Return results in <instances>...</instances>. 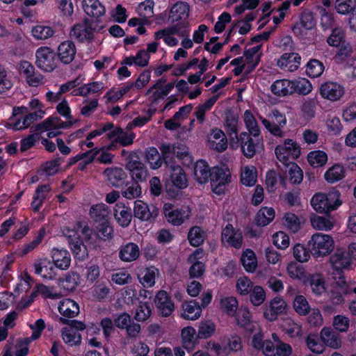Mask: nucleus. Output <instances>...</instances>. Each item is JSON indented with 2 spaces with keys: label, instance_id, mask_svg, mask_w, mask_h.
<instances>
[{
  "label": "nucleus",
  "instance_id": "43",
  "mask_svg": "<svg viewBox=\"0 0 356 356\" xmlns=\"http://www.w3.org/2000/svg\"><path fill=\"white\" fill-rule=\"evenodd\" d=\"M64 342L70 346H79L81 342V334L72 327H64L61 332Z\"/></svg>",
  "mask_w": 356,
  "mask_h": 356
},
{
  "label": "nucleus",
  "instance_id": "44",
  "mask_svg": "<svg viewBox=\"0 0 356 356\" xmlns=\"http://www.w3.org/2000/svg\"><path fill=\"white\" fill-rule=\"evenodd\" d=\"M292 94L298 93L302 95H307L312 90L311 83L305 78H299L291 81Z\"/></svg>",
  "mask_w": 356,
  "mask_h": 356
},
{
  "label": "nucleus",
  "instance_id": "17",
  "mask_svg": "<svg viewBox=\"0 0 356 356\" xmlns=\"http://www.w3.org/2000/svg\"><path fill=\"white\" fill-rule=\"evenodd\" d=\"M204 256V251L201 248L196 249L189 257L188 261L191 264L189 274L191 277H199L204 272V265L200 261Z\"/></svg>",
  "mask_w": 356,
  "mask_h": 356
},
{
  "label": "nucleus",
  "instance_id": "54",
  "mask_svg": "<svg viewBox=\"0 0 356 356\" xmlns=\"http://www.w3.org/2000/svg\"><path fill=\"white\" fill-rule=\"evenodd\" d=\"M206 238V234L200 227L195 226L189 230L188 239L191 245L195 247L200 245Z\"/></svg>",
  "mask_w": 356,
  "mask_h": 356
},
{
  "label": "nucleus",
  "instance_id": "58",
  "mask_svg": "<svg viewBox=\"0 0 356 356\" xmlns=\"http://www.w3.org/2000/svg\"><path fill=\"white\" fill-rule=\"evenodd\" d=\"M231 175L229 170L222 168H213L211 182L227 184L230 182Z\"/></svg>",
  "mask_w": 356,
  "mask_h": 356
},
{
  "label": "nucleus",
  "instance_id": "32",
  "mask_svg": "<svg viewBox=\"0 0 356 356\" xmlns=\"http://www.w3.org/2000/svg\"><path fill=\"white\" fill-rule=\"evenodd\" d=\"M159 275V270L154 266H149L141 270L138 275V280L145 288H151L154 286L156 277Z\"/></svg>",
  "mask_w": 356,
  "mask_h": 356
},
{
  "label": "nucleus",
  "instance_id": "53",
  "mask_svg": "<svg viewBox=\"0 0 356 356\" xmlns=\"http://www.w3.org/2000/svg\"><path fill=\"white\" fill-rule=\"evenodd\" d=\"M309 163L314 168L323 166L327 161V154L321 150L311 152L307 155Z\"/></svg>",
  "mask_w": 356,
  "mask_h": 356
},
{
  "label": "nucleus",
  "instance_id": "63",
  "mask_svg": "<svg viewBox=\"0 0 356 356\" xmlns=\"http://www.w3.org/2000/svg\"><path fill=\"white\" fill-rule=\"evenodd\" d=\"M145 158L152 168L158 169L161 166L162 160L156 148L150 147L147 149Z\"/></svg>",
  "mask_w": 356,
  "mask_h": 356
},
{
  "label": "nucleus",
  "instance_id": "20",
  "mask_svg": "<svg viewBox=\"0 0 356 356\" xmlns=\"http://www.w3.org/2000/svg\"><path fill=\"white\" fill-rule=\"evenodd\" d=\"M301 57L297 53H285L277 60V66L287 72H295L300 65Z\"/></svg>",
  "mask_w": 356,
  "mask_h": 356
},
{
  "label": "nucleus",
  "instance_id": "42",
  "mask_svg": "<svg viewBox=\"0 0 356 356\" xmlns=\"http://www.w3.org/2000/svg\"><path fill=\"white\" fill-rule=\"evenodd\" d=\"M275 218V211L271 207H262L257 213L255 221L258 226L268 225Z\"/></svg>",
  "mask_w": 356,
  "mask_h": 356
},
{
  "label": "nucleus",
  "instance_id": "48",
  "mask_svg": "<svg viewBox=\"0 0 356 356\" xmlns=\"http://www.w3.org/2000/svg\"><path fill=\"white\" fill-rule=\"evenodd\" d=\"M342 202H311L312 207L318 213L327 214L337 209Z\"/></svg>",
  "mask_w": 356,
  "mask_h": 356
},
{
  "label": "nucleus",
  "instance_id": "29",
  "mask_svg": "<svg viewBox=\"0 0 356 356\" xmlns=\"http://www.w3.org/2000/svg\"><path fill=\"white\" fill-rule=\"evenodd\" d=\"M104 174L108 182L115 187L122 186L127 178L126 172L121 168H108L104 170Z\"/></svg>",
  "mask_w": 356,
  "mask_h": 356
},
{
  "label": "nucleus",
  "instance_id": "37",
  "mask_svg": "<svg viewBox=\"0 0 356 356\" xmlns=\"http://www.w3.org/2000/svg\"><path fill=\"white\" fill-rule=\"evenodd\" d=\"M149 54L145 49L138 51L136 56L126 57L122 62V65H131L135 64L139 67H145L148 65Z\"/></svg>",
  "mask_w": 356,
  "mask_h": 356
},
{
  "label": "nucleus",
  "instance_id": "4",
  "mask_svg": "<svg viewBox=\"0 0 356 356\" xmlns=\"http://www.w3.org/2000/svg\"><path fill=\"white\" fill-rule=\"evenodd\" d=\"M259 119L265 128L272 135L279 138H283L285 136L284 128L286 124V118L284 114L280 113L278 110H273L268 115V118L259 116Z\"/></svg>",
  "mask_w": 356,
  "mask_h": 356
},
{
  "label": "nucleus",
  "instance_id": "60",
  "mask_svg": "<svg viewBox=\"0 0 356 356\" xmlns=\"http://www.w3.org/2000/svg\"><path fill=\"white\" fill-rule=\"evenodd\" d=\"M220 307L229 315L233 316L238 309V300L235 297L229 296L220 299Z\"/></svg>",
  "mask_w": 356,
  "mask_h": 356
},
{
  "label": "nucleus",
  "instance_id": "11",
  "mask_svg": "<svg viewBox=\"0 0 356 356\" xmlns=\"http://www.w3.org/2000/svg\"><path fill=\"white\" fill-rule=\"evenodd\" d=\"M58 312L62 316L60 317V321L63 324H67V318L76 317L79 313V304L70 298H63L58 303Z\"/></svg>",
  "mask_w": 356,
  "mask_h": 356
},
{
  "label": "nucleus",
  "instance_id": "23",
  "mask_svg": "<svg viewBox=\"0 0 356 356\" xmlns=\"http://www.w3.org/2000/svg\"><path fill=\"white\" fill-rule=\"evenodd\" d=\"M114 216L119 225L126 227L129 225L131 221L132 213L131 208L127 206L124 202H118L114 208Z\"/></svg>",
  "mask_w": 356,
  "mask_h": 356
},
{
  "label": "nucleus",
  "instance_id": "12",
  "mask_svg": "<svg viewBox=\"0 0 356 356\" xmlns=\"http://www.w3.org/2000/svg\"><path fill=\"white\" fill-rule=\"evenodd\" d=\"M320 94L326 99L330 101H337L344 95V87L334 81H327L320 86Z\"/></svg>",
  "mask_w": 356,
  "mask_h": 356
},
{
  "label": "nucleus",
  "instance_id": "22",
  "mask_svg": "<svg viewBox=\"0 0 356 356\" xmlns=\"http://www.w3.org/2000/svg\"><path fill=\"white\" fill-rule=\"evenodd\" d=\"M254 140L247 132H242L238 137V143H240L241 151L247 158H252L256 154V146L258 139Z\"/></svg>",
  "mask_w": 356,
  "mask_h": 356
},
{
  "label": "nucleus",
  "instance_id": "34",
  "mask_svg": "<svg viewBox=\"0 0 356 356\" xmlns=\"http://www.w3.org/2000/svg\"><path fill=\"white\" fill-rule=\"evenodd\" d=\"M261 45H257L244 51V61L245 65L252 71L260 62L261 53L260 52Z\"/></svg>",
  "mask_w": 356,
  "mask_h": 356
},
{
  "label": "nucleus",
  "instance_id": "26",
  "mask_svg": "<svg viewBox=\"0 0 356 356\" xmlns=\"http://www.w3.org/2000/svg\"><path fill=\"white\" fill-rule=\"evenodd\" d=\"M51 257L54 265L60 270H67L70 266V254L66 250L53 248Z\"/></svg>",
  "mask_w": 356,
  "mask_h": 356
},
{
  "label": "nucleus",
  "instance_id": "47",
  "mask_svg": "<svg viewBox=\"0 0 356 356\" xmlns=\"http://www.w3.org/2000/svg\"><path fill=\"white\" fill-rule=\"evenodd\" d=\"M286 272L293 280L303 281L306 278L305 268L295 261H291L287 264Z\"/></svg>",
  "mask_w": 356,
  "mask_h": 356
},
{
  "label": "nucleus",
  "instance_id": "30",
  "mask_svg": "<svg viewBox=\"0 0 356 356\" xmlns=\"http://www.w3.org/2000/svg\"><path fill=\"white\" fill-rule=\"evenodd\" d=\"M212 171L204 160H199L196 162L194 167V177L200 184H204L211 179Z\"/></svg>",
  "mask_w": 356,
  "mask_h": 356
},
{
  "label": "nucleus",
  "instance_id": "18",
  "mask_svg": "<svg viewBox=\"0 0 356 356\" xmlns=\"http://www.w3.org/2000/svg\"><path fill=\"white\" fill-rule=\"evenodd\" d=\"M83 8L86 14L100 22L99 18L106 13L104 6L99 0H83Z\"/></svg>",
  "mask_w": 356,
  "mask_h": 356
},
{
  "label": "nucleus",
  "instance_id": "25",
  "mask_svg": "<svg viewBox=\"0 0 356 356\" xmlns=\"http://www.w3.org/2000/svg\"><path fill=\"white\" fill-rule=\"evenodd\" d=\"M210 147L218 152L225 151L227 147V139L225 133L220 129H213L209 138Z\"/></svg>",
  "mask_w": 356,
  "mask_h": 356
},
{
  "label": "nucleus",
  "instance_id": "14",
  "mask_svg": "<svg viewBox=\"0 0 356 356\" xmlns=\"http://www.w3.org/2000/svg\"><path fill=\"white\" fill-rule=\"evenodd\" d=\"M155 305L163 316H169L175 309L174 302L165 291L157 293L155 297Z\"/></svg>",
  "mask_w": 356,
  "mask_h": 356
},
{
  "label": "nucleus",
  "instance_id": "49",
  "mask_svg": "<svg viewBox=\"0 0 356 356\" xmlns=\"http://www.w3.org/2000/svg\"><path fill=\"white\" fill-rule=\"evenodd\" d=\"M257 169L254 166H245L242 168L241 181L243 184L251 186L255 184L257 181Z\"/></svg>",
  "mask_w": 356,
  "mask_h": 356
},
{
  "label": "nucleus",
  "instance_id": "56",
  "mask_svg": "<svg viewBox=\"0 0 356 356\" xmlns=\"http://www.w3.org/2000/svg\"><path fill=\"white\" fill-rule=\"evenodd\" d=\"M330 262L332 267L337 270L347 268L350 264L349 258L343 252H337L332 255Z\"/></svg>",
  "mask_w": 356,
  "mask_h": 356
},
{
  "label": "nucleus",
  "instance_id": "28",
  "mask_svg": "<svg viewBox=\"0 0 356 356\" xmlns=\"http://www.w3.org/2000/svg\"><path fill=\"white\" fill-rule=\"evenodd\" d=\"M320 337L323 345L333 349H339L341 346L340 336L334 332L330 327H323L320 332Z\"/></svg>",
  "mask_w": 356,
  "mask_h": 356
},
{
  "label": "nucleus",
  "instance_id": "19",
  "mask_svg": "<svg viewBox=\"0 0 356 356\" xmlns=\"http://www.w3.org/2000/svg\"><path fill=\"white\" fill-rule=\"evenodd\" d=\"M76 53V48L74 43L71 40H65L61 42L57 49V55L64 64H69L72 62Z\"/></svg>",
  "mask_w": 356,
  "mask_h": 356
},
{
  "label": "nucleus",
  "instance_id": "36",
  "mask_svg": "<svg viewBox=\"0 0 356 356\" xmlns=\"http://www.w3.org/2000/svg\"><path fill=\"white\" fill-rule=\"evenodd\" d=\"M309 285L312 293L316 296H322L327 291L325 280L320 274H314L310 275Z\"/></svg>",
  "mask_w": 356,
  "mask_h": 356
},
{
  "label": "nucleus",
  "instance_id": "35",
  "mask_svg": "<svg viewBox=\"0 0 356 356\" xmlns=\"http://www.w3.org/2000/svg\"><path fill=\"white\" fill-rule=\"evenodd\" d=\"M272 92L279 97L292 95L291 81L280 79L275 81L270 87Z\"/></svg>",
  "mask_w": 356,
  "mask_h": 356
},
{
  "label": "nucleus",
  "instance_id": "40",
  "mask_svg": "<svg viewBox=\"0 0 356 356\" xmlns=\"http://www.w3.org/2000/svg\"><path fill=\"white\" fill-rule=\"evenodd\" d=\"M197 328L200 339H207L214 334L216 325L211 320H202L199 323Z\"/></svg>",
  "mask_w": 356,
  "mask_h": 356
},
{
  "label": "nucleus",
  "instance_id": "27",
  "mask_svg": "<svg viewBox=\"0 0 356 356\" xmlns=\"http://www.w3.org/2000/svg\"><path fill=\"white\" fill-rule=\"evenodd\" d=\"M225 130L229 137L230 146L238 147V119L232 114L226 115L225 121Z\"/></svg>",
  "mask_w": 356,
  "mask_h": 356
},
{
  "label": "nucleus",
  "instance_id": "57",
  "mask_svg": "<svg viewBox=\"0 0 356 356\" xmlns=\"http://www.w3.org/2000/svg\"><path fill=\"white\" fill-rule=\"evenodd\" d=\"M250 300L254 306L261 305L266 300V291L264 288L259 285H254L251 290Z\"/></svg>",
  "mask_w": 356,
  "mask_h": 356
},
{
  "label": "nucleus",
  "instance_id": "64",
  "mask_svg": "<svg viewBox=\"0 0 356 356\" xmlns=\"http://www.w3.org/2000/svg\"><path fill=\"white\" fill-rule=\"evenodd\" d=\"M336 11L341 15H348L356 7V0H335Z\"/></svg>",
  "mask_w": 356,
  "mask_h": 356
},
{
  "label": "nucleus",
  "instance_id": "61",
  "mask_svg": "<svg viewBox=\"0 0 356 356\" xmlns=\"http://www.w3.org/2000/svg\"><path fill=\"white\" fill-rule=\"evenodd\" d=\"M324 65L316 59H312L307 65V74L312 78L320 76L324 71Z\"/></svg>",
  "mask_w": 356,
  "mask_h": 356
},
{
  "label": "nucleus",
  "instance_id": "9",
  "mask_svg": "<svg viewBox=\"0 0 356 356\" xmlns=\"http://www.w3.org/2000/svg\"><path fill=\"white\" fill-rule=\"evenodd\" d=\"M126 168L129 171L134 180L145 181L148 177V172L145 165L140 161L136 154H131Z\"/></svg>",
  "mask_w": 356,
  "mask_h": 356
},
{
  "label": "nucleus",
  "instance_id": "46",
  "mask_svg": "<svg viewBox=\"0 0 356 356\" xmlns=\"http://www.w3.org/2000/svg\"><path fill=\"white\" fill-rule=\"evenodd\" d=\"M183 26H181V24L175 23V25L170 27L165 28L164 29L160 30L155 33V39L159 40L163 38V35H172L174 34H177L180 37H187L189 36V32L186 30H182Z\"/></svg>",
  "mask_w": 356,
  "mask_h": 356
},
{
  "label": "nucleus",
  "instance_id": "7",
  "mask_svg": "<svg viewBox=\"0 0 356 356\" xmlns=\"http://www.w3.org/2000/svg\"><path fill=\"white\" fill-rule=\"evenodd\" d=\"M288 305L286 301L281 297L273 298L264 310V316L268 321H274L280 315L287 313Z\"/></svg>",
  "mask_w": 356,
  "mask_h": 356
},
{
  "label": "nucleus",
  "instance_id": "6",
  "mask_svg": "<svg viewBox=\"0 0 356 356\" xmlns=\"http://www.w3.org/2000/svg\"><path fill=\"white\" fill-rule=\"evenodd\" d=\"M95 28L92 27V20L84 18L81 23L75 24L71 29V38L81 42H90L94 37Z\"/></svg>",
  "mask_w": 356,
  "mask_h": 356
},
{
  "label": "nucleus",
  "instance_id": "1",
  "mask_svg": "<svg viewBox=\"0 0 356 356\" xmlns=\"http://www.w3.org/2000/svg\"><path fill=\"white\" fill-rule=\"evenodd\" d=\"M64 236L67 238L70 249L74 256L79 259H83L87 256V249L80 239L81 234L85 239H89L92 230L81 222H77L73 228L67 227L63 230Z\"/></svg>",
  "mask_w": 356,
  "mask_h": 356
},
{
  "label": "nucleus",
  "instance_id": "2",
  "mask_svg": "<svg viewBox=\"0 0 356 356\" xmlns=\"http://www.w3.org/2000/svg\"><path fill=\"white\" fill-rule=\"evenodd\" d=\"M308 246L314 257H324L334 250V241L332 236L318 232L312 236Z\"/></svg>",
  "mask_w": 356,
  "mask_h": 356
},
{
  "label": "nucleus",
  "instance_id": "55",
  "mask_svg": "<svg viewBox=\"0 0 356 356\" xmlns=\"http://www.w3.org/2000/svg\"><path fill=\"white\" fill-rule=\"evenodd\" d=\"M254 286V283L246 276L238 277L236 282V291L241 296H247L250 293Z\"/></svg>",
  "mask_w": 356,
  "mask_h": 356
},
{
  "label": "nucleus",
  "instance_id": "50",
  "mask_svg": "<svg viewBox=\"0 0 356 356\" xmlns=\"http://www.w3.org/2000/svg\"><path fill=\"white\" fill-rule=\"evenodd\" d=\"M244 122L250 135H252L254 138L259 137L260 130L258 123L250 110H247L244 113Z\"/></svg>",
  "mask_w": 356,
  "mask_h": 356
},
{
  "label": "nucleus",
  "instance_id": "38",
  "mask_svg": "<svg viewBox=\"0 0 356 356\" xmlns=\"http://www.w3.org/2000/svg\"><path fill=\"white\" fill-rule=\"evenodd\" d=\"M241 263L248 273H253L257 267V258L250 249H246L241 255Z\"/></svg>",
  "mask_w": 356,
  "mask_h": 356
},
{
  "label": "nucleus",
  "instance_id": "21",
  "mask_svg": "<svg viewBox=\"0 0 356 356\" xmlns=\"http://www.w3.org/2000/svg\"><path fill=\"white\" fill-rule=\"evenodd\" d=\"M181 316L186 320L195 321L202 315V308L196 300L184 302L180 310Z\"/></svg>",
  "mask_w": 356,
  "mask_h": 356
},
{
  "label": "nucleus",
  "instance_id": "8",
  "mask_svg": "<svg viewBox=\"0 0 356 356\" xmlns=\"http://www.w3.org/2000/svg\"><path fill=\"white\" fill-rule=\"evenodd\" d=\"M35 63L40 69L45 72H52L56 68L55 54L49 47L39 48L35 53Z\"/></svg>",
  "mask_w": 356,
  "mask_h": 356
},
{
  "label": "nucleus",
  "instance_id": "16",
  "mask_svg": "<svg viewBox=\"0 0 356 356\" xmlns=\"http://www.w3.org/2000/svg\"><path fill=\"white\" fill-rule=\"evenodd\" d=\"M33 266L35 274L45 280H53L56 275L54 265L48 259L36 260Z\"/></svg>",
  "mask_w": 356,
  "mask_h": 356
},
{
  "label": "nucleus",
  "instance_id": "10",
  "mask_svg": "<svg viewBox=\"0 0 356 356\" xmlns=\"http://www.w3.org/2000/svg\"><path fill=\"white\" fill-rule=\"evenodd\" d=\"M189 6L186 3L177 2L173 5L168 16V21L171 23H177L181 26L186 27L188 25Z\"/></svg>",
  "mask_w": 356,
  "mask_h": 356
},
{
  "label": "nucleus",
  "instance_id": "5",
  "mask_svg": "<svg viewBox=\"0 0 356 356\" xmlns=\"http://www.w3.org/2000/svg\"><path fill=\"white\" fill-rule=\"evenodd\" d=\"M163 213L169 223L178 226L189 218L191 209L188 207L175 208L172 204L166 202L163 205Z\"/></svg>",
  "mask_w": 356,
  "mask_h": 356
},
{
  "label": "nucleus",
  "instance_id": "41",
  "mask_svg": "<svg viewBox=\"0 0 356 356\" xmlns=\"http://www.w3.org/2000/svg\"><path fill=\"white\" fill-rule=\"evenodd\" d=\"M110 210L107 205L101 202L92 206L90 214L92 218L96 222L107 220Z\"/></svg>",
  "mask_w": 356,
  "mask_h": 356
},
{
  "label": "nucleus",
  "instance_id": "13",
  "mask_svg": "<svg viewBox=\"0 0 356 356\" xmlns=\"http://www.w3.org/2000/svg\"><path fill=\"white\" fill-rule=\"evenodd\" d=\"M221 241L224 245L239 249L243 244L242 232L239 229H234L232 225L228 224L222 229Z\"/></svg>",
  "mask_w": 356,
  "mask_h": 356
},
{
  "label": "nucleus",
  "instance_id": "52",
  "mask_svg": "<svg viewBox=\"0 0 356 356\" xmlns=\"http://www.w3.org/2000/svg\"><path fill=\"white\" fill-rule=\"evenodd\" d=\"M345 176V170L340 165H334L325 173L324 177L329 183H334L342 179Z\"/></svg>",
  "mask_w": 356,
  "mask_h": 356
},
{
  "label": "nucleus",
  "instance_id": "59",
  "mask_svg": "<svg viewBox=\"0 0 356 356\" xmlns=\"http://www.w3.org/2000/svg\"><path fill=\"white\" fill-rule=\"evenodd\" d=\"M293 307L295 312L300 316L307 315L310 309L306 298L302 295H298L295 297L293 302Z\"/></svg>",
  "mask_w": 356,
  "mask_h": 356
},
{
  "label": "nucleus",
  "instance_id": "39",
  "mask_svg": "<svg viewBox=\"0 0 356 356\" xmlns=\"http://www.w3.org/2000/svg\"><path fill=\"white\" fill-rule=\"evenodd\" d=\"M312 227L317 230L328 232L333 229L334 222L330 218L313 215L310 218Z\"/></svg>",
  "mask_w": 356,
  "mask_h": 356
},
{
  "label": "nucleus",
  "instance_id": "51",
  "mask_svg": "<svg viewBox=\"0 0 356 356\" xmlns=\"http://www.w3.org/2000/svg\"><path fill=\"white\" fill-rule=\"evenodd\" d=\"M282 330L291 337H300L302 334V326L293 320L285 319L281 325Z\"/></svg>",
  "mask_w": 356,
  "mask_h": 356
},
{
  "label": "nucleus",
  "instance_id": "62",
  "mask_svg": "<svg viewBox=\"0 0 356 356\" xmlns=\"http://www.w3.org/2000/svg\"><path fill=\"white\" fill-rule=\"evenodd\" d=\"M272 338L276 346L275 356H289L291 354L292 348L289 344L282 342L275 333L272 334Z\"/></svg>",
  "mask_w": 356,
  "mask_h": 356
},
{
  "label": "nucleus",
  "instance_id": "45",
  "mask_svg": "<svg viewBox=\"0 0 356 356\" xmlns=\"http://www.w3.org/2000/svg\"><path fill=\"white\" fill-rule=\"evenodd\" d=\"M218 98V95L214 96L207 100L204 104L198 105L194 113L197 120L202 124L205 120V113L211 110Z\"/></svg>",
  "mask_w": 356,
  "mask_h": 356
},
{
  "label": "nucleus",
  "instance_id": "33",
  "mask_svg": "<svg viewBox=\"0 0 356 356\" xmlns=\"http://www.w3.org/2000/svg\"><path fill=\"white\" fill-rule=\"evenodd\" d=\"M106 136L108 139H114L122 146H127L133 143L135 135L133 133L124 132L121 128L117 127L108 132Z\"/></svg>",
  "mask_w": 356,
  "mask_h": 356
},
{
  "label": "nucleus",
  "instance_id": "15",
  "mask_svg": "<svg viewBox=\"0 0 356 356\" xmlns=\"http://www.w3.org/2000/svg\"><path fill=\"white\" fill-rule=\"evenodd\" d=\"M134 215L136 218L143 220H149L155 218L158 214V209L152 202L147 204L146 202H135Z\"/></svg>",
  "mask_w": 356,
  "mask_h": 356
},
{
  "label": "nucleus",
  "instance_id": "3",
  "mask_svg": "<svg viewBox=\"0 0 356 356\" xmlns=\"http://www.w3.org/2000/svg\"><path fill=\"white\" fill-rule=\"evenodd\" d=\"M163 161L165 166L171 170V179L173 184L179 188H185L188 181L184 170L175 161L170 160V147L163 146L161 148Z\"/></svg>",
  "mask_w": 356,
  "mask_h": 356
},
{
  "label": "nucleus",
  "instance_id": "24",
  "mask_svg": "<svg viewBox=\"0 0 356 356\" xmlns=\"http://www.w3.org/2000/svg\"><path fill=\"white\" fill-rule=\"evenodd\" d=\"M140 253L138 245L132 242L124 244L119 248V258L124 262L136 261L139 257Z\"/></svg>",
  "mask_w": 356,
  "mask_h": 356
},
{
  "label": "nucleus",
  "instance_id": "31",
  "mask_svg": "<svg viewBox=\"0 0 356 356\" xmlns=\"http://www.w3.org/2000/svg\"><path fill=\"white\" fill-rule=\"evenodd\" d=\"M181 337L184 346L190 349L194 348L200 339L196 330L192 326L184 327L181 331Z\"/></svg>",
  "mask_w": 356,
  "mask_h": 356
}]
</instances>
